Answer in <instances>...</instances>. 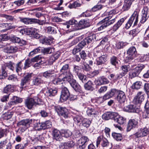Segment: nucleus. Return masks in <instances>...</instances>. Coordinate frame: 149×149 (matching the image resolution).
Returning <instances> with one entry per match:
<instances>
[{"instance_id": "11", "label": "nucleus", "mask_w": 149, "mask_h": 149, "mask_svg": "<svg viewBox=\"0 0 149 149\" xmlns=\"http://www.w3.org/2000/svg\"><path fill=\"white\" fill-rule=\"evenodd\" d=\"M144 94L143 92L139 91L134 97L133 102L136 104H140L144 99Z\"/></svg>"}, {"instance_id": "45", "label": "nucleus", "mask_w": 149, "mask_h": 149, "mask_svg": "<svg viewBox=\"0 0 149 149\" xmlns=\"http://www.w3.org/2000/svg\"><path fill=\"white\" fill-rule=\"evenodd\" d=\"M22 66L23 65L21 61L19 62L16 64L15 67L16 71L18 73V74H19L21 72L22 70Z\"/></svg>"}, {"instance_id": "19", "label": "nucleus", "mask_w": 149, "mask_h": 149, "mask_svg": "<svg viewBox=\"0 0 149 149\" xmlns=\"http://www.w3.org/2000/svg\"><path fill=\"white\" fill-rule=\"evenodd\" d=\"M130 69V66L128 65H123L121 66V70H122V72L120 74L117 75L116 79H120L125 76L128 72Z\"/></svg>"}, {"instance_id": "39", "label": "nucleus", "mask_w": 149, "mask_h": 149, "mask_svg": "<svg viewBox=\"0 0 149 149\" xmlns=\"http://www.w3.org/2000/svg\"><path fill=\"white\" fill-rule=\"evenodd\" d=\"M17 49V47L15 46H10L6 48L7 52L11 53L16 52Z\"/></svg>"}, {"instance_id": "21", "label": "nucleus", "mask_w": 149, "mask_h": 149, "mask_svg": "<svg viewBox=\"0 0 149 149\" xmlns=\"http://www.w3.org/2000/svg\"><path fill=\"white\" fill-rule=\"evenodd\" d=\"M123 110L129 113H138L139 111L138 108L133 104H130L125 107Z\"/></svg>"}, {"instance_id": "54", "label": "nucleus", "mask_w": 149, "mask_h": 149, "mask_svg": "<svg viewBox=\"0 0 149 149\" xmlns=\"http://www.w3.org/2000/svg\"><path fill=\"white\" fill-rule=\"evenodd\" d=\"M47 33L49 34H54L56 33V31L55 29L51 26H49L47 28L46 30Z\"/></svg>"}, {"instance_id": "41", "label": "nucleus", "mask_w": 149, "mask_h": 149, "mask_svg": "<svg viewBox=\"0 0 149 149\" xmlns=\"http://www.w3.org/2000/svg\"><path fill=\"white\" fill-rule=\"evenodd\" d=\"M91 123V121L87 118L83 119L82 122V125L84 127L86 128L89 127Z\"/></svg>"}, {"instance_id": "37", "label": "nucleus", "mask_w": 149, "mask_h": 149, "mask_svg": "<svg viewBox=\"0 0 149 149\" xmlns=\"http://www.w3.org/2000/svg\"><path fill=\"white\" fill-rule=\"evenodd\" d=\"M54 71L50 70L47 71L43 73V76L46 78H49L54 77Z\"/></svg>"}, {"instance_id": "1", "label": "nucleus", "mask_w": 149, "mask_h": 149, "mask_svg": "<svg viewBox=\"0 0 149 149\" xmlns=\"http://www.w3.org/2000/svg\"><path fill=\"white\" fill-rule=\"evenodd\" d=\"M65 28L69 29L71 31H74L81 29L89 26L90 24L87 21L84 20L80 21L78 24L74 19H71L63 24Z\"/></svg>"}, {"instance_id": "60", "label": "nucleus", "mask_w": 149, "mask_h": 149, "mask_svg": "<svg viewBox=\"0 0 149 149\" xmlns=\"http://www.w3.org/2000/svg\"><path fill=\"white\" fill-rule=\"evenodd\" d=\"M111 63L115 66L118 64V59L115 56H113L111 58L110 60Z\"/></svg>"}, {"instance_id": "53", "label": "nucleus", "mask_w": 149, "mask_h": 149, "mask_svg": "<svg viewBox=\"0 0 149 149\" xmlns=\"http://www.w3.org/2000/svg\"><path fill=\"white\" fill-rule=\"evenodd\" d=\"M77 75V76L79 79L81 80L83 83L86 82L87 77L85 75L81 73Z\"/></svg>"}, {"instance_id": "58", "label": "nucleus", "mask_w": 149, "mask_h": 149, "mask_svg": "<svg viewBox=\"0 0 149 149\" xmlns=\"http://www.w3.org/2000/svg\"><path fill=\"white\" fill-rule=\"evenodd\" d=\"M24 3V0H18L14 2L12 6L15 5L17 6H19L23 5Z\"/></svg>"}, {"instance_id": "55", "label": "nucleus", "mask_w": 149, "mask_h": 149, "mask_svg": "<svg viewBox=\"0 0 149 149\" xmlns=\"http://www.w3.org/2000/svg\"><path fill=\"white\" fill-rule=\"evenodd\" d=\"M44 130L51 127L52 126V123L51 121L48 120L43 123Z\"/></svg>"}, {"instance_id": "44", "label": "nucleus", "mask_w": 149, "mask_h": 149, "mask_svg": "<svg viewBox=\"0 0 149 149\" xmlns=\"http://www.w3.org/2000/svg\"><path fill=\"white\" fill-rule=\"evenodd\" d=\"M43 82L41 77L39 76H38L33 80V83L35 85H38L42 83Z\"/></svg>"}, {"instance_id": "25", "label": "nucleus", "mask_w": 149, "mask_h": 149, "mask_svg": "<svg viewBox=\"0 0 149 149\" xmlns=\"http://www.w3.org/2000/svg\"><path fill=\"white\" fill-rule=\"evenodd\" d=\"M89 141L88 138L86 136H82L77 141L78 145L86 147Z\"/></svg>"}, {"instance_id": "3", "label": "nucleus", "mask_w": 149, "mask_h": 149, "mask_svg": "<svg viewBox=\"0 0 149 149\" xmlns=\"http://www.w3.org/2000/svg\"><path fill=\"white\" fill-rule=\"evenodd\" d=\"M111 18L112 17L111 16H108L100 22L97 25L98 27L97 28L98 30H102L107 26L114 23L115 21V19H112Z\"/></svg>"}, {"instance_id": "50", "label": "nucleus", "mask_w": 149, "mask_h": 149, "mask_svg": "<svg viewBox=\"0 0 149 149\" xmlns=\"http://www.w3.org/2000/svg\"><path fill=\"white\" fill-rule=\"evenodd\" d=\"M83 119L82 117L79 115L75 116L74 118V121L77 124L81 122H82Z\"/></svg>"}, {"instance_id": "13", "label": "nucleus", "mask_w": 149, "mask_h": 149, "mask_svg": "<svg viewBox=\"0 0 149 149\" xmlns=\"http://www.w3.org/2000/svg\"><path fill=\"white\" fill-rule=\"evenodd\" d=\"M149 17L148 9L147 7L144 8L142 11L141 17L140 22L144 23L147 19Z\"/></svg>"}, {"instance_id": "12", "label": "nucleus", "mask_w": 149, "mask_h": 149, "mask_svg": "<svg viewBox=\"0 0 149 149\" xmlns=\"http://www.w3.org/2000/svg\"><path fill=\"white\" fill-rule=\"evenodd\" d=\"M32 119H26L20 121L19 123L20 125L23 126V127L21 129L22 132L24 131L28 127H29L30 125L32 122Z\"/></svg>"}, {"instance_id": "35", "label": "nucleus", "mask_w": 149, "mask_h": 149, "mask_svg": "<svg viewBox=\"0 0 149 149\" xmlns=\"http://www.w3.org/2000/svg\"><path fill=\"white\" fill-rule=\"evenodd\" d=\"M96 35L95 34H93L86 37L84 40L88 44L93 42L94 40H96Z\"/></svg>"}, {"instance_id": "64", "label": "nucleus", "mask_w": 149, "mask_h": 149, "mask_svg": "<svg viewBox=\"0 0 149 149\" xmlns=\"http://www.w3.org/2000/svg\"><path fill=\"white\" fill-rule=\"evenodd\" d=\"M11 100L15 103H17L21 102L22 101V100L21 98H19L16 96H13Z\"/></svg>"}, {"instance_id": "22", "label": "nucleus", "mask_w": 149, "mask_h": 149, "mask_svg": "<svg viewBox=\"0 0 149 149\" xmlns=\"http://www.w3.org/2000/svg\"><path fill=\"white\" fill-rule=\"evenodd\" d=\"M52 136L53 139L57 141H60L62 139V133L57 130L54 129L52 131Z\"/></svg>"}, {"instance_id": "38", "label": "nucleus", "mask_w": 149, "mask_h": 149, "mask_svg": "<svg viewBox=\"0 0 149 149\" xmlns=\"http://www.w3.org/2000/svg\"><path fill=\"white\" fill-rule=\"evenodd\" d=\"M54 48L53 47H49L45 48L42 50V52L44 54H50L54 52Z\"/></svg>"}, {"instance_id": "46", "label": "nucleus", "mask_w": 149, "mask_h": 149, "mask_svg": "<svg viewBox=\"0 0 149 149\" xmlns=\"http://www.w3.org/2000/svg\"><path fill=\"white\" fill-rule=\"evenodd\" d=\"M42 51V48L41 47H38L30 52L29 54V56H32L38 52H40Z\"/></svg>"}, {"instance_id": "2", "label": "nucleus", "mask_w": 149, "mask_h": 149, "mask_svg": "<svg viewBox=\"0 0 149 149\" xmlns=\"http://www.w3.org/2000/svg\"><path fill=\"white\" fill-rule=\"evenodd\" d=\"M26 31L29 33V35H31L33 37L36 39L40 38V42L42 44L47 45L50 44V42L51 41V40L46 37H43L42 36H40L37 32L35 31V29H29L26 30Z\"/></svg>"}, {"instance_id": "5", "label": "nucleus", "mask_w": 149, "mask_h": 149, "mask_svg": "<svg viewBox=\"0 0 149 149\" xmlns=\"http://www.w3.org/2000/svg\"><path fill=\"white\" fill-rule=\"evenodd\" d=\"M41 102V100L37 97L33 98H29L25 100V103L26 107L29 109H31L34 106L39 104V102Z\"/></svg>"}, {"instance_id": "23", "label": "nucleus", "mask_w": 149, "mask_h": 149, "mask_svg": "<svg viewBox=\"0 0 149 149\" xmlns=\"http://www.w3.org/2000/svg\"><path fill=\"white\" fill-rule=\"evenodd\" d=\"M32 73H28L21 80L20 88H23L26 86V83L30 79Z\"/></svg>"}, {"instance_id": "4", "label": "nucleus", "mask_w": 149, "mask_h": 149, "mask_svg": "<svg viewBox=\"0 0 149 149\" xmlns=\"http://www.w3.org/2000/svg\"><path fill=\"white\" fill-rule=\"evenodd\" d=\"M60 74L59 77L63 75L64 79L66 80H68L72 77L69 64H65L62 66L60 70Z\"/></svg>"}, {"instance_id": "18", "label": "nucleus", "mask_w": 149, "mask_h": 149, "mask_svg": "<svg viewBox=\"0 0 149 149\" xmlns=\"http://www.w3.org/2000/svg\"><path fill=\"white\" fill-rule=\"evenodd\" d=\"M45 84H43V87L44 89H46L47 87L48 89L47 91H46V95L47 96L51 97L55 96L57 93V90L56 88H50L49 89L48 86L47 85L45 86Z\"/></svg>"}, {"instance_id": "33", "label": "nucleus", "mask_w": 149, "mask_h": 149, "mask_svg": "<svg viewBox=\"0 0 149 149\" xmlns=\"http://www.w3.org/2000/svg\"><path fill=\"white\" fill-rule=\"evenodd\" d=\"M93 86V82L91 81H89L85 84L84 87L85 89L92 91L94 89Z\"/></svg>"}, {"instance_id": "36", "label": "nucleus", "mask_w": 149, "mask_h": 149, "mask_svg": "<svg viewBox=\"0 0 149 149\" xmlns=\"http://www.w3.org/2000/svg\"><path fill=\"white\" fill-rule=\"evenodd\" d=\"M124 20L125 19L123 18H122L120 19L113 26V31H116L121 25Z\"/></svg>"}, {"instance_id": "28", "label": "nucleus", "mask_w": 149, "mask_h": 149, "mask_svg": "<svg viewBox=\"0 0 149 149\" xmlns=\"http://www.w3.org/2000/svg\"><path fill=\"white\" fill-rule=\"evenodd\" d=\"M134 0H125L122 9L123 11L128 10L130 8L132 2Z\"/></svg>"}, {"instance_id": "47", "label": "nucleus", "mask_w": 149, "mask_h": 149, "mask_svg": "<svg viewBox=\"0 0 149 149\" xmlns=\"http://www.w3.org/2000/svg\"><path fill=\"white\" fill-rule=\"evenodd\" d=\"M61 133L62 136L65 138L69 137L72 134V132L69 130H63Z\"/></svg>"}, {"instance_id": "42", "label": "nucleus", "mask_w": 149, "mask_h": 149, "mask_svg": "<svg viewBox=\"0 0 149 149\" xmlns=\"http://www.w3.org/2000/svg\"><path fill=\"white\" fill-rule=\"evenodd\" d=\"M142 82L140 81H137L133 83L132 87V89H138L141 88Z\"/></svg>"}, {"instance_id": "8", "label": "nucleus", "mask_w": 149, "mask_h": 149, "mask_svg": "<svg viewBox=\"0 0 149 149\" xmlns=\"http://www.w3.org/2000/svg\"><path fill=\"white\" fill-rule=\"evenodd\" d=\"M127 54L130 56L127 57L126 62L127 63L130 62L133 60L136 56L137 52L134 47H130L127 51Z\"/></svg>"}, {"instance_id": "20", "label": "nucleus", "mask_w": 149, "mask_h": 149, "mask_svg": "<svg viewBox=\"0 0 149 149\" xmlns=\"http://www.w3.org/2000/svg\"><path fill=\"white\" fill-rule=\"evenodd\" d=\"M117 92V90L116 89H113L111 90L110 92H108L104 95L103 98L100 97L99 100H102V102L112 97Z\"/></svg>"}, {"instance_id": "62", "label": "nucleus", "mask_w": 149, "mask_h": 149, "mask_svg": "<svg viewBox=\"0 0 149 149\" xmlns=\"http://www.w3.org/2000/svg\"><path fill=\"white\" fill-rule=\"evenodd\" d=\"M13 64V63L10 61L8 63H6L3 66L4 67H5L6 66L8 67L10 70H13L14 68Z\"/></svg>"}, {"instance_id": "27", "label": "nucleus", "mask_w": 149, "mask_h": 149, "mask_svg": "<svg viewBox=\"0 0 149 149\" xmlns=\"http://www.w3.org/2000/svg\"><path fill=\"white\" fill-rule=\"evenodd\" d=\"M117 99L119 103H124L126 100V96L125 93L122 91H120L117 96Z\"/></svg>"}, {"instance_id": "16", "label": "nucleus", "mask_w": 149, "mask_h": 149, "mask_svg": "<svg viewBox=\"0 0 149 149\" xmlns=\"http://www.w3.org/2000/svg\"><path fill=\"white\" fill-rule=\"evenodd\" d=\"M138 122L137 119H130L127 124V129L128 131L136 127L138 125Z\"/></svg>"}, {"instance_id": "51", "label": "nucleus", "mask_w": 149, "mask_h": 149, "mask_svg": "<svg viewBox=\"0 0 149 149\" xmlns=\"http://www.w3.org/2000/svg\"><path fill=\"white\" fill-rule=\"evenodd\" d=\"M127 43V42H119L116 43V47L117 49L122 48L124 47L125 46Z\"/></svg>"}, {"instance_id": "30", "label": "nucleus", "mask_w": 149, "mask_h": 149, "mask_svg": "<svg viewBox=\"0 0 149 149\" xmlns=\"http://www.w3.org/2000/svg\"><path fill=\"white\" fill-rule=\"evenodd\" d=\"M107 56L106 55H102L96 60V64L100 65L104 64L107 60Z\"/></svg>"}, {"instance_id": "48", "label": "nucleus", "mask_w": 149, "mask_h": 149, "mask_svg": "<svg viewBox=\"0 0 149 149\" xmlns=\"http://www.w3.org/2000/svg\"><path fill=\"white\" fill-rule=\"evenodd\" d=\"M6 68L4 67L3 65L1 68V74L0 75V79H4L7 76V73L6 71Z\"/></svg>"}, {"instance_id": "52", "label": "nucleus", "mask_w": 149, "mask_h": 149, "mask_svg": "<svg viewBox=\"0 0 149 149\" xmlns=\"http://www.w3.org/2000/svg\"><path fill=\"white\" fill-rule=\"evenodd\" d=\"M81 68L79 66L76 65L74 66L73 70V72L74 73L76 74L77 75L81 73Z\"/></svg>"}, {"instance_id": "10", "label": "nucleus", "mask_w": 149, "mask_h": 149, "mask_svg": "<svg viewBox=\"0 0 149 149\" xmlns=\"http://www.w3.org/2000/svg\"><path fill=\"white\" fill-rule=\"evenodd\" d=\"M145 66L141 65L136 67L134 70H132L129 73V75L130 78L132 79L137 76L141 70L144 68Z\"/></svg>"}, {"instance_id": "61", "label": "nucleus", "mask_w": 149, "mask_h": 149, "mask_svg": "<svg viewBox=\"0 0 149 149\" xmlns=\"http://www.w3.org/2000/svg\"><path fill=\"white\" fill-rule=\"evenodd\" d=\"M11 40L14 43H19L21 41L20 39L15 36H13L10 38Z\"/></svg>"}, {"instance_id": "9", "label": "nucleus", "mask_w": 149, "mask_h": 149, "mask_svg": "<svg viewBox=\"0 0 149 149\" xmlns=\"http://www.w3.org/2000/svg\"><path fill=\"white\" fill-rule=\"evenodd\" d=\"M54 108L59 115L65 118L68 117V111L67 109L62 107L59 106H55Z\"/></svg>"}, {"instance_id": "34", "label": "nucleus", "mask_w": 149, "mask_h": 149, "mask_svg": "<svg viewBox=\"0 0 149 149\" xmlns=\"http://www.w3.org/2000/svg\"><path fill=\"white\" fill-rule=\"evenodd\" d=\"M63 78L62 79L60 78H57L55 79L52 81L53 84L55 85H60L61 84H63L64 83L65 81H67V80L64 79V77L63 76Z\"/></svg>"}, {"instance_id": "49", "label": "nucleus", "mask_w": 149, "mask_h": 149, "mask_svg": "<svg viewBox=\"0 0 149 149\" xmlns=\"http://www.w3.org/2000/svg\"><path fill=\"white\" fill-rule=\"evenodd\" d=\"M13 87L11 85H8L4 88L3 92L4 93H8L9 92H13Z\"/></svg>"}, {"instance_id": "31", "label": "nucleus", "mask_w": 149, "mask_h": 149, "mask_svg": "<svg viewBox=\"0 0 149 149\" xmlns=\"http://www.w3.org/2000/svg\"><path fill=\"white\" fill-rule=\"evenodd\" d=\"M116 116H114L113 120L120 124H123L125 122V119L116 113Z\"/></svg>"}, {"instance_id": "57", "label": "nucleus", "mask_w": 149, "mask_h": 149, "mask_svg": "<svg viewBox=\"0 0 149 149\" xmlns=\"http://www.w3.org/2000/svg\"><path fill=\"white\" fill-rule=\"evenodd\" d=\"M33 62L32 58L31 59H28L25 60L24 64V68L25 69L30 67L31 65L32 62Z\"/></svg>"}, {"instance_id": "24", "label": "nucleus", "mask_w": 149, "mask_h": 149, "mask_svg": "<svg viewBox=\"0 0 149 149\" xmlns=\"http://www.w3.org/2000/svg\"><path fill=\"white\" fill-rule=\"evenodd\" d=\"M19 21L26 24H32L33 22H37L38 21L35 19L22 17L19 18Z\"/></svg>"}, {"instance_id": "14", "label": "nucleus", "mask_w": 149, "mask_h": 149, "mask_svg": "<svg viewBox=\"0 0 149 149\" xmlns=\"http://www.w3.org/2000/svg\"><path fill=\"white\" fill-rule=\"evenodd\" d=\"M149 17L148 9L147 7L144 8L142 11L141 17L140 22L144 23L147 19Z\"/></svg>"}, {"instance_id": "56", "label": "nucleus", "mask_w": 149, "mask_h": 149, "mask_svg": "<svg viewBox=\"0 0 149 149\" xmlns=\"http://www.w3.org/2000/svg\"><path fill=\"white\" fill-rule=\"evenodd\" d=\"M34 127L36 130H40L41 129L44 130L43 123H37L34 125Z\"/></svg>"}, {"instance_id": "59", "label": "nucleus", "mask_w": 149, "mask_h": 149, "mask_svg": "<svg viewBox=\"0 0 149 149\" xmlns=\"http://www.w3.org/2000/svg\"><path fill=\"white\" fill-rule=\"evenodd\" d=\"M9 24L8 23H2L0 24V27L3 28H5L4 30H2L3 32L5 31L10 29Z\"/></svg>"}, {"instance_id": "43", "label": "nucleus", "mask_w": 149, "mask_h": 149, "mask_svg": "<svg viewBox=\"0 0 149 149\" xmlns=\"http://www.w3.org/2000/svg\"><path fill=\"white\" fill-rule=\"evenodd\" d=\"M113 138L117 141H121L123 138L122 135L120 133L113 132L112 134Z\"/></svg>"}, {"instance_id": "26", "label": "nucleus", "mask_w": 149, "mask_h": 149, "mask_svg": "<svg viewBox=\"0 0 149 149\" xmlns=\"http://www.w3.org/2000/svg\"><path fill=\"white\" fill-rule=\"evenodd\" d=\"M60 54L59 52H57L56 53L52 55L49 59L47 60V62L49 64L51 65L60 56Z\"/></svg>"}, {"instance_id": "17", "label": "nucleus", "mask_w": 149, "mask_h": 149, "mask_svg": "<svg viewBox=\"0 0 149 149\" xmlns=\"http://www.w3.org/2000/svg\"><path fill=\"white\" fill-rule=\"evenodd\" d=\"M70 93L68 90L66 88H63L61 92L60 97V100L61 102L66 100L69 97Z\"/></svg>"}, {"instance_id": "40", "label": "nucleus", "mask_w": 149, "mask_h": 149, "mask_svg": "<svg viewBox=\"0 0 149 149\" xmlns=\"http://www.w3.org/2000/svg\"><path fill=\"white\" fill-rule=\"evenodd\" d=\"M97 112L94 109L91 108H88L87 111V114L89 116L95 117Z\"/></svg>"}, {"instance_id": "29", "label": "nucleus", "mask_w": 149, "mask_h": 149, "mask_svg": "<svg viewBox=\"0 0 149 149\" xmlns=\"http://www.w3.org/2000/svg\"><path fill=\"white\" fill-rule=\"evenodd\" d=\"M116 112H107L104 113L102 116V118L105 120H108L109 119L113 120L114 116L116 115Z\"/></svg>"}, {"instance_id": "15", "label": "nucleus", "mask_w": 149, "mask_h": 149, "mask_svg": "<svg viewBox=\"0 0 149 149\" xmlns=\"http://www.w3.org/2000/svg\"><path fill=\"white\" fill-rule=\"evenodd\" d=\"M148 132V129L146 127L141 128L138 130L135 134L136 137H143L146 136Z\"/></svg>"}, {"instance_id": "7", "label": "nucleus", "mask_w": 149, "mask_h": 149, "mask_svg": "<svg viewBox=\"0 0 149 149\" xmlns=\"http://www.w3.org/2000/svg\"><path fill=\"white\" fill-rule=\"evenodd\" d=\"M67 81L69 83L72 87L76 91L80 93H83L80 86L76 82V81L73 79L72 77L68 80Z\"/></svg>"}, {"instance_id": "32", "label": "nucleus", "mask_w": 149, "mask_h": 149, "mask_svg": "<svg viewBox=\"0 0 149 149\" xmlns=\"http://www.w3.org/2000/svg\"><path fill=\"white\" fill-rule=\"evenodd\" d=\"M95 82L96 84L99 85L103 84H108L109 82V81L106 78L103 77L99 78Z\"/></svg>"}, {"instance_id": "6", "label": "nucleus", "mask_w": 149, "mask_h": 149, "mask_svg": "<svg viewBox=\"0 0 149 149\" xmlns=\"http://www.w3.org/2000/svg\"><path fill=\"white\" fill-rule=\"evenodd\" d=\"M138 13L135 11L126 24L125 28L128 29L132 24L134 26L136 25L138 21Z\"/></svg>"}, {"instance_id": "63", "label": "nucleus", "mask_w": 149, "mask_h": 149, "mask_svg": "<svg viewBox=\"0 0 149 149\" xmlns=\"http://www.w3.org/2000/svg\"><path fill=\"white\" fill-rule=\"evenodd\" d=\"M108 141L105 138H104L101 143V145L103 147H105L109 145Z\"/></svg>"}]
</instances>
